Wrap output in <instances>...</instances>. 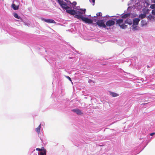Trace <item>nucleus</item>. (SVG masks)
<instances>
[{"label":"nucleus","instance_id":"f257e3e1","mask_svg":"<svg viewBox=\"0 0 155 155\" xmlns=\"http://www.w3.org/2000/svg\"><path fill=\"white\" fill-rule=\"evenodd\" d=\"M74 8L71 9L70 10L67 11V13L72 15H74V17L78 19H81V20L84 21L85 23L91 24L93 22L92 20L88 18L83 17V16L85 14L86 9H80L79 11H75Z\"/></svg>","mask_w":155,"mask_h":155},{"label":"nucleus","instance_id":"f03ea898","mask_svg":"<svg viewBox=\"0 0 155 155\" xmlns=\"http://www.w3.org/2000/svg\"><path fill=\"white\" fill-rule=\"evenodd\" d=\"M58 2L61 7L63 9L67 11L70 10L71 9L74 8L76 10V5L77 3L75 2L71 3L70 1L66 0H57Z\"/></svg>","mask_w":155,"mask_h":155},{"label":"nucleus","instance_id":"7ed1b4c3","mask_svg":"<svg viewBox=\"0 0 155 155\" xmlns=\"http://www.w3.org/2000/svg\"><path fill=\"white\" fill-rule=\"evenodd\" d=\"M97 24L100 27L105 28L106 25L104 24V22L103 20H98L96 22Z\"/></svg>","mask_w":155,"mask_h":155},{"label":"nucleus","instance_id":"20e7f679","mask_svg":"<svg viewBox=\"0 0 155 155\" xmlns=\"http://www.w3.org/2000/svg\"><path fill=\"white\" fill-rule=\"evenodd\" d=\"M41 19L42 21H44L46 22L49 23H55V22L53 19H45L44 18H41Z\"/></svg>","mask_w":155,"mask_h":155},{"label":"nucleus","instance_id":"39448f33","mask_svg":"<svg viewBox=\"0 0 155 155\" xmlns=\"http://www.w3.org/2000/svg\"><path fill=\"white\" fill-rule=\"evenodd\" d=\"M142 7L141 5H140V3L137 2L135 4V5H133V7L132 8L133 9H136L137 10L140 9Z\"/></svg>","mask_w":155,"mask_h":155},{"label":"nucleus","instance_id":"423d86ee","mask_svg":"<svg viewBox=\"0 0 155 155\" xmlns=\"http://www.w3.org/2000/svg\"><path fill=\"white\" fill-rule=\"evenodd\" d=\"M115 24V22L114 21L110 20L107 21L106 23V25L107 26H111Z\"/></svg>","mask_w":155,"mask_h":155},{"label":"nucleus","instance_id":"0eeeda50","mask_svg":"<svg viewBox=\"0 0 155 155\" xmlns=\"http://www.w3.org/2000/svg\"><path fill=\"white\" fill-rule=\"evenodd\" d=\"M72 110L74 112H75L78 115H81L83 114V113L81 111L78 109H73Z\"/></svg>","mask_w":155,"mask_h":155},{"label":"nucleus","instance_id":"6e6552de","mask_svg":"<svg viewBox=\"0 0 155 155\" xmlns=\"http://www.w3.org/2000/svg\"><path fill=\"white\" fill-rule=\"evenodd\" d=\"M131 29L133 31H137L139 30V27L138 26V25L133 24L131 27Z\"/></svg>","mask_w":155,"mask_h":155},{"label":"nucleus","instance_id":"1a4fd4ad","mask_svg":"<svg viewBox=\"0 0 155 155\" xmlns=\"http://www.w3.org/2000/svg\"><path fill=\"white\" fill-rule=\"evenodd\" d=\"M141 25L142 27L146 28L147 27V23L146 21L142 20L141 21Z\"/></svg>","mask_w":155,"mask_h":155},{"label":"nucleus","instance_id":"9d476101","mask_svg":"<svg viewBox=\"0 0 155 155\" xmlns=\"http://www.w3.org/2000/svg\"><path fill=\"white\" fill-rule=\"evenodd\" d=\"M140 21V19L138 18H135L133 19V24L136 25H138L139 22Z\"/></svg>","mask_w":155,"mask_h":155},{"label":"nucleus","instance_id":"9b49d317","mask_svg":"<svg viewBox=\"0 0 155 155\" xmlns=\"http://www.w3.org/2000/svg\"><path fill=\"white\" fill-rule=\"evenodd\" d=\"M46 150L44 148L41 149V150L39 153V154L40 155H46Z\"/></svg>","mask_w":155,"mask_h":155},{"label":"nucleus","instance_id":"f8f14e48","mask_svg":"<svg viewBox=\"0 0 155 155\" xmlns=\"http://www.w3.org/2000/svg\"><path fill=\"white\" fill-rule=\"evenodd\" d=\"M41 124H40L39 126L35 129L36 132L38 134H40V130L41 128Z\"/></svg>","mask_w":155,"mask_h":155},{"label":"nucleus","instance_id":"ddd939ff","mask_svg":"<svg viewBox=\"0 0 155 155\" xmlns=\"http://www.w3.org/2000/svg\"><path fill=\"white\" fill-rule=\"evenodd\" d=\"M132 22L133 21H132L131 19H127L126 21H125V23L130 25L132 24Z\"/></svg>","mask_w":155,"mask_h":155},{"label":"nucleus","instance_id":"4468645a","mask_svg":"<svg viewBox=\"0 0 155 155\" xmlns=\"http://www.w3.org/2000/svg\"><path fill=\"white\" fill-rule=\"evenodd\" d=\"M109 92L110 94L113 97H115L119 96V94L116 93L111 91H109Z\"/></svg>","mask_w":155,"mask_h":155},{"label":"nucleus","instance_id":"2eb2a0df","mask_svg":"<svg viewBox=\"0 0 155 155\" xmlns=\"http://www.w3.org/2000/svg\"><path fill=\"white\" fill-rule=\"evenodd\" d=\"M147 18L148 20H149L151 21H153L154 20V17L151 15H149L147 17Z\"/></svg>","mask_w":155,"mask_h":155},{"label":"nucleus","instance_id":"dca6fc26","mask_svg":"<svg viewBox=\"0 0 155 155\" xmlns=\"http://www.w3.org/2000/svg\"><path fill=\"white\" fill-rule=\"evenodd\" d=\"M117 23L119 25H120L124 23L123 19H119L117 20Z\"/></svg>","mask_w":155,"mask_h":155},{"label":"nucleus","instance_id":"f3484780","mask_svg":"<svg viewBox=\"0 0 155 155\" xmlns=\"http://www.w3.org/2000/svg\"><path fill=\"white\" fill-rule=\"evenodd\" d=\"M11 7L14 10H17L18 9L19 5L16 6V5H15V4H12V5H11Z\"/></svg>","mask_w":155,"mask_h":155},{"label":"nucleus","instance_id":"a211bd4d","mask_svg":"<svg viewBox=\"0 0 155 155\" xmlns=\"http://www.w3.org/2000/svg\"><path fill=\"white\" fill-rule=\"evenodd\" d=\"M130 13H127L125 14L122 16V18H125L128 17L129 16H130Z\"/></svg>","mask_w":155,"mask_h":155},{"label":"nucleus","instance_id":"6ab92c4d","mask_svg":"<svg viewBox=\"0 0 155 155\" xmlns=\"http://www.w3.org/2000/svg\"><path fill=\"white\" fill-rule=\"evenodd\" d=\"M14 16L16 18L18 19H20V17L16 13H13Z\"/></svg>","mask_w":155,"mask_h":155},{"label":"nucleus","instance_id":"aec40b11","mask_svg":"<svg viewBox=\"0 0 155 155\" xmlns=\"http://www.w3.org/2000/svg\"><path fill=\"white\" fill-rule=\"evenodd\" d=\"M146 15L145 14H141L139 15V17L140 18L142 19L145 17Z\"/></svg>","mask_w":155,"mask_h":155},{"label":"nucleus","instance_id":"412c9836","mask_svg":"<svg viewBox=\"0 0 155 155\" xmlns=\"http://www.w3.org/2000/svg\"><path fill=\"white\" fill-rule=\"evenodd\" d=\"M119 26L120 28L122 29H124L126 27V26L124 25V23L119 25Z\"/></svg>","mask_w":155,"mask_h":155},{"label":"nucleus","instance_id":"4be33fe9","mask_svg":"<svg viewBox=\"0 0 155 155\" xmlns=\"http://www.w3.org/2000/svg\"><path fill=\"white\" fill-rule=\"evenodd\" d=\"M134 0H131L128 3V5H131L133 4V2Z\"/></svg>","mask_w":155,"mask_h":155},{"label":"nucleus","instance_id":"5701e85b","mask_svg":"<svg viewBox=\"0 0 155 155\" xmlns=\"http://www.w3.org/2000/svg\"><path fill=\"white\" fill-rule=\"evenodd\" d=\"M150 8L153 9H155V4L151 5L150 6Z\"/></svg>","mask_w":155,"mask_h":155},{"label":"nucleus","instance_id":"b1692460","mask_svg":"<svg viewBox=\"0 0 155 155\" xmlns=\"http://www.w3.org/2000/svg\"><path fill=\"white\" fill-rule=\"evenodd\" d=\"M90 2L91 3H93V5H94L95 0H89Z\"/></svg>","mask_w":155,"mask_h":155},{"label":"nucleus","instance_id":"393cba45","mask_svg":"<svg viewBox=\"0 0 155 155\" xmlns=\"http://www.w3.org/2000/svg\"><path fill=\"white\" fill-rule=\"evenodd\" d=\"M102 15V13L101 12H98L96 14V15L97 16H101Z\"/></svg>","mask_w":155,"mask_h":155},{"label":"nucleus","instance_id":"a878e982","mask_svg":"<svg viewBox=\"0 0 155 155\" xmlns=\"http://www.w3.org/2000/svg\"><path fill=\"white\" fill-rule=\"evenodd\" d=\"M152 13L153 15H155V9L152 10Z\"/></svg>","mask_w":155,"mask_h":155},{"label":"nucleus","instance_id":"bb28decb","mask_svg":"<svg viewBox=\"0 0 155 155\" xmlns=\"http://www.w3.org/2000/svg\"><path fill=\"white\" fill-rule=\"evenodd\" d=\"M24 24L25 25H27L28 26H30V24L29 23H26L25 22Z\"/></svg>","mask_w":155,"mask_h":155},{"label":"nucleus","instance_id":"cd10ccee","mask_svg":"<svg viewBox=\"0 0 155 155\" xmlns=\"http://www.w3.org/2000/svg\"><path fill=\"white\" fill-rule=\"evenodd\" d=\"M66 77L67 78H68L69 81H71V78H70L68 76H66Z\"/></svg>","mask_w":155,"mask_h":155},{"label":"nucleus","instance_id":"c85d7f7f","mask_svg":"<svg viewBox=\"0 0 155 155\" xmlns=\"http://www.w3.org/2000/svg\"><path fill=\"white\" fill-rule=\"evenodd\" d=\"M36 150H38L39 151H41V149H40V148H37L36 149Z\"/></svg>","mask_w":155,"mask_h":155},{"label":"nucleus","instance_id":"c756f323","mask_svg":"<svg viewBox=\"0 0 155 155\" xmlns=\"http://www.w3.org/2000/svg\"><path fill=\"white\" fill-rule=\"evenodd\" d=\"M93 82V81L91 80H89V81H88V82L90 83H92V82Z\"/></svg>","mask_w":155,"mask_h":155},{"label":"nucleus","instance_id":"7c9ffc66","mask_svg":"<svg viewBox=\"0 0 155 155\" xmlns=\"http://www.w3.org/2000/svg\"><path fill=\"white\" fill-rule=\"evenodd\" d=\"M154 134H155V133H152L151 134H150V136H153L154 135Z\"/></svg>","mask_w":155,"mask_h":155},{"label":"nucleus","instance_id":"2f4dec72","mask_svg":"<svg viewBox=\"0 0 155 155\" xmlns=\"http://www.w3.org/2000/svg\"><path fill=\"white\" fill-rule=\"evenodd\" d=\"M153 2L155 3V0H152Z\"/></svg>","mask_w":155,"mask_h":155},{"label":"nucleus","instance_id":"473e14b6","mask_svg":"<svg viewBox=\"0 0 155 155\" xmlns=\"http://www.w3.org/2000/svg\"><path fill=\"white\" fill-rule=\"evenodd\" d=\"M132 6H129V7L128 8V9L130 8Z\"/></svg>","mask_w":155,"mask_h":155}]
</instances>
